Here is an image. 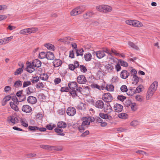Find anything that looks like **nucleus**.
I'll return each instance as SVG.
<instances>
[{
	"instance_id": "obj_13",
	"label": "nucleus",
	"mask_w": 160,
	"mask_h": 160,
	"mask_svg": "<svg viewBox=\"0 0 160 160\" xmlns=\"http://www.w3.org/2000/svg\"><path fill=\"white\" fill-rule=\"evenodd\" d=\"M95 106L98 108L102 109L104 107V103L102 100H98L96 102Z\"/></svg>"
},
{
	"instance_id": "obj_20",
	"label": "nucleus",
	"mask_w": 160,
	"mask_h": 160,
	"mask_svg": "<svg viewBox=\"0 0 160 160\" xmlns=\"http://www.w3.org/2000/svg\"><path fill=\"white\" fill-rule=\"evenodd\" d=\"M41 62L38 59H35L32 62V64L33 65L37 68L40 67L41 65Z\"/></svg>"
},
{
	"instance_id": "obj_44",
	"label": "nucleus",
	"mask_w": 160,
	"mask_h": 160,
	"mask_svg": "<svg viewBox=\"0 0 160 160\" xmlns=\"http://www.w3.org/2000/svg\"><path fill=\"white\" fill-rule=\"evenodd\" d=\"M104 5H102L97 6L96 7V9L98 11L100 12H103L104 9Z\"/></svg>"
},
{
	"instance_id": "obj_50",
	"label": "nucleus",
	"mask_w": 160,
	"mask_h": 160,
	"mask_svg": "<svg viewBox=\"0 0 160 160\" xmlns=\"http://www.w3.org/2000/svg\"><path fill=\"white\" fill-rule=\"evenodd\" d=\"M132 103V101L131 100H126L124 104L126 107H128L130 106Z\"/></svg>"
},
{
	"instance_id": "obj_35",
	"label": "nucleus",
	"mask_w": 160,
	"mask_h": 160,
	"mask_svg": "<svg viewBox=\"0 0 160 160\" xmlns=\"http://www.w3.org/2000/svg\"><path fill=\"white\" fill-rule=\"evenodd\" d=\"M84 51V50L82 48H81L80 49H77L76 51L77 56H78L79 55L82 56L83 55Z\"/></svg>"
},
{
	"instance_id": "obj_40",
	"label": "nucleus",
	"mask_w": 160,
	"mask_h": 160,
	"mask_svg": "<svg viewBox=\"0 0 160 160\" xmlns=\"http://www.w3.org/2000/svg\"><path fill=\"white\" fill-rule=\"evenodd\" d=\"M27 67H29V68H31L32 69V70H28H28L29 71L30 73H32L35 70L34 69L35 67L31 63H29V64L27 66Z\"/></svg>"
},
{
	"instance_id": "obj_32",
	"label": "nucleus",
	"mask_w": 160,
	"mask_h": 160,
	"mask_svg": "<svg viewBox=\"0 0 160 160\" xmlns=\"http://www.w3.org/2000/svg\"><path fill=\"white\" fill-rule=\"evenodd\" d=\"M104 9L103 12H110L112 10V8L108 5H104Z\"/></svg>"
},
{
	"instance_id": "obj_63",
	"label": "nucleus",
	"mask_w": 160,
	"mask_h": 160,
	"mask_svg": "<svg viewBox=\"0 0 160 160\" xmlns=\"http://www.w3.org/2000/svg\"><path fill=\"white\" fill-rule=\"evenodd\" d=\"M117 98L118 100L122 102L126 98L123 95H118L117 97Z\"/></svg>"
},
{
	"instance_id": "obj_37",
	"label": "nucleus",
	"mask_w": 160,
	"mask_h": 160,
	"mask_svg": "<svg viewBox=\"0 0 160 160\" xmlns=\"http://www.w3.org/2000/svg\"><path fill=\"white\" fill-rule=\"evenodd\" d=\"M48 78V75L45 73H43V74H41L40 76V78L43 80H47Z\"/></svg>"
},
{
	"instance_id": "obj_23",
	"label": "nucleus",
	"mask_w": 160,
	"mask_h": 160,
	"mask_svg": "<svg viewBox=\"0 0 160 160\" xmlns=\"http://www.w3.org/2000/svg\"><path fill=\"white\" fill-rule=\"evenodd\" d=\"M9 120L13 124L18 123L19 121L18 118L14 116H10L9 118Z\"/></svg>"
},
{
	"instance_id": "obj_24",
	"label": "nucleus",
	"mask_w": 160,
	"mask_h": 160,
	"mask_svg": "<svg viewBox=\"0 0 160 160\" xmlns=\"http://www.w3.org/2000/svg\"><path fill=\"white\" fill-rule=\"evenodd\" d=\"M34 92V89L33 87H29L26 90V92L27 95L31 94Z\"/></svg>"
},
{
	"instance_id": "obj_53",
	"label": "nucleus",
	"mask_w": 160,
	"mask_h": 160,
	"mask_svg": "<svg viewBox=\"0 0 160 160\" xmlns=\"http://www.w3.org/2000/svg\"><path fill=\"white\" fill-rule=\"evenodd\" d=\"M135 99L137 101H139V102H141L143 100L142 97L141 96L139 95H137L136 96Z\"/></svg>"
},
{
	"instance_id": "obj_47",
	"label": "nucleus",
	"mask_w": 160,
	"mask_h": 160,
	"mask_svg": "<svg viewBox=\"0 0 160 160\" xmlns=\"http://www.w3.org/2000/svg\"><path fill=\"white\" fill-rule=\"evenodd\" d=\"M128 45L131 46V47L132 48H133L135 49L136 50H138V47L137 46H136V45H135L132 42H129L128 43Z\"/></svg>"
},
{
	"instance_id": "obj_41",
	"label": "nucleus",
	"mask_w": 160,
	"mask_h": 160,
	"mask_svg": "<svg viewBox=\"0 0 160 160\" xmlns=\"http://www.w3.org/2000/svg\"><path fill=\"white\" fill-rule=\"evenodd\" d=\"M86 118H83V122L82 123V125L87 126V125H89L90 124V122H89L88 120L86 119Z\"/></svg>"
},
{
	"instance_id": "obj_57",
	"label": "nucleus",
	"mask_w": 160,
	"mask_h": 160,
	"mask_svg": "<svg viewBox=\"0 0 160 160\" xmlns=\"http://www.w3.org/2000/svg\"><path fill=\"white\" fill-rule=\"evenodd\" d=\"M119 62L120 63L122 66L124 67H127L128 66V63L124 61H122L121 60H119Z\"/></svg>"
},
{
	"instance_id": "obj_43",
	"label": "nucleus",
	"mask_w": 160,
	"mask_h": 160,
	"mask_svg": "<svg viewBox=\"0 0 160 160\" xmlns=\"http://www.w3.org/2000/svg\"><path fill=\"white\" fill-rule=\"evenodd\" d=\"M99 116L101 118L103 119H106L109 118V116L107 114L100 113L99 114Z\"/></svg>"
},
{
	"instance_id": "obj_58",
	"label": "nucleus",
	"mask_w": 160,
	"mask_h": 160,
	"mask_svg": "<svg viewBox=\"0 0 160 160\" xmlns=\"http://www.w3.org/2000/svg\"><path fill=\"white\" fill-rule=\"evenodd\" d=\"M31 84V82L30 81H24L23 83V87L25 88Z\"/></svg>"
},
{
	"instance_id": "obj_39",
	"label": "nucleus",
	"mask_w": 160,
	"mask_h": 160,
	"mask_svg": "<svg viewBox=\"0 0 160 160\" xmlns=\"http://www.w3.org/2000/svg\"><path fill=\"white\" fill-rule=\"evenodd\" d=\"M127 91V94L129 96L133 95L135 93V90L133 88L129 89Z\"/></svg>"
},
{
	"instance_id": "obj_15",
	"label": "nucleus",
	"mask_w": 160,
	"mask_h": 160,
	"mask_svg": "<svg viewBox=\"0 0 160 160\" xmlns=\"http://www.w3.org/2000/svg\"><path fill=\"white\" fill-rule=\"evenodd\" d=\"M46 58L48 60H53L55 58L53 52H46Z\"/></svg>"
},
{
	"instance_id": "obj_28",
	"label": "nucleus",
	"mask_w": 160,
	"mask_h": 160,
	"mask_svg": "<svg viewBox=\"0 0 160 160\" xmlns=\"http://www.w3.org/2000/svg\"><path fill=\"white\" fill-rule=\"evenodd\" d=\"M142 26V23L138 21L133 20L132 26L137 27H141Z\"/></svg>"
},
{
	"instance_id": "obj_42",
	"label": "nucleus",
	"mask_w": 160,
	"mask_h": 160,
	"mask_svg": "<svg viewBox=\"0 0 160 160\" xmlns=\"http://www.w3.org/2000/svg\"><path fill=\"white\" fill-rule=\"evenodd\" d=\"M11 98V97L10 95H8L6 96L3 99V101H4V103H2V105L3 106H4L6 104V102L8 101H9L10 98Z\"/></svg>"
},
{
	"instance_id": "obj_33",
	"label": "nucleus",
	"mask_w": 160,
	"mask_h": 160,
	"mask_svg": "<svg viewBox=\"0 0 160 160\" xmlns=\"http://www.w3.org/2000/svg\"><path fill=\"white\" fill-rule=\"evenodd\" d=\"M106 89L109 91H112L114 90V87L112 84H108L106 87Z\"/></svg>"
},
{
	"instance_id": "obj_9",
	"label": "nucleus",
	"mask_w": 160,
	"mask_h": 160,
	"mask_svg": "<svg viewBox=\"0 0 160 160\" xmlns=\"http://www.w3.org/2000/svg\"><path fill=\"white\" fill-rule=\"evenodd\" d=\"M22 110L23 112L26 113L31 112L32 110L31 107L28 105H23Z\"/></svg>"
},
{
	"instance_id": "obj_19",
	"label": "nucleus",
	"mask_w": 160,
	"mask_h": 160,
	"mask_svg": "<svg viewBox=\"0 0 160 160\" xmlns=\"http://www.w3.org/2000/svg\"><path fill=\"white\" fill-rule=\"evenodd\" d=\"M158 86V82L157 81H155L150 85L149 88L152 90V91H155L157 88Z\"/></svg>"
},
{
	"instance_id": "obj_4",
	"label": "nucleus",
	"mask_w": 160,
	"mask_h": 160,
	"mask_svg": "<svg viewBox=\"0 0 160 160\" xmlns=\"http://www.w3.org/2000/svg\"><path fill=\"white\" fill-rule=\"evenodd\" d=\"M102 99L106 102H110L112 100V97L110 93H105L103 95Z\"/></svg>"
},
{
	"instance_id": "obj_25",
	"label": "nucleus",
	"mask_w": 160,
	"mask_h": 160,
	"mask_svg": "<svg viewBox=\"0 0 160 160\" xmlns=\"http://www.w3.org/2000/svg\"><path fill=\"white\" fill-rule=\"evenodd\" d=\"M84 57L86 61L88 62L90 61L91 60L92 55L90 53L88 52L84 54Z\"/></svg>"
},
{
	"instance_id": "obj_49",
	"label": "nucleus",
	"mask_w": 160,
	"mask_h": 160,
	"mask_svg": "<svg viewBox=\"0 0 160 160\" xmlns=\"http://www.w3.org/2000/svg\"><path fill=\"white\" fill-rule=\"evenodd\" d=\"M133 81L132 82V83L136 85L139 81V78L136 76L133 77Z\"/></svg>"
},
{
	"instance_id": "obj_26",
	"label": "nucleus",
	"mask_w": 160,
	"mask_h": 160,
	"mask_svg": "<svg viewBox=\"0 0 160 160\" xmlns=\"http://www.w3.org/2000/svg\"><path fill=\"white\" fill-rule=\"evenodd\" d=\"M67 126L66 123L62 121L59 122L57 123L58 128H65Z\"/></svg>"
},
{
	"instance_id": "obj_45",
	"label": "nucleus",
	"mask_w": 160,
	"mask_h": 160,
	"mask_svg": "<svg viewBox=\"0 0 160 160\" xmlns=\"http://www.w3.org/2000/svg\"><path fill=\"white\" fill-rule=\"evenodd\" d=\"M28 129L31 131H34L38 130V127L34 126H29L28 127Z\"/></svg>"
},
{
	"instance_id": "obj_46",
	"label": "nucleus",
	"mask_w": 160,
	"mask_h": 160,
	"mask_svg": "<svg viewBox=\"0 0 160 160\" xmlns=\"http://www.w3.org/2000/svg\"><path fill=\"white\" fill-rule=\"evenodd\" d=\"M46 53L44 52H42L39 54V57L40 58L43 59L46 58Z\"/></svg>"
},
{
	"instance_id": "obj_59",
	"label": "nucleus",
	"mask_w": 160,
	"mask_h": 160,
	"mask_svg": "<svg viewBox=\"0 0 160 160\" xmlns=\"http://www.w3.org/2000/svg\"><path fill=\"white\" fill-rule=\"evenodd\" d=\"M22 91H19L17 92L16 93V95L18 97V98H23V97H25V96L22 95Z\"/></svg>"
},
{
	"instance_id": "obj_21",
	"label": "nucleus",
	"mask_w": 160,
	"mask_h": 160,
	"mask_svg": "<svg viewBox=\"0 0 160 160\" xmlns=\"http://www.w3.org/2000/svg\"><path fill=\"white\" fill-rule=\"evenodd\" d=\"M16 103H14L12 102H10V105L11 108L14 110L16 111H19V108Z\"/></svg>"
},
{
	"instance_id": "obj_64",
	"label": "nucleus",
	"mask_w": 160,
	"mask_h": 160,
	"mask_svg": "<svg viewBox=\"0 0 160 160\" xmlns=\"http://www.w3.org/2000/svg\"><path fill=\"white\" fill-rule=\"evenodd\" d=\"M39 78L38 76L33 77V79L31 80L32 83H35L38 82L39 80Z\"/></svg>"
},
{
	"instance_id": "obj_36",
	"label": "nucleus",
	"mask_w": 160,
	"mask_h": 160,
	"mask_svg": "<svg viewBox=\"0 0 160 160\" xmlns=\"http://www.w3.org/2000/svg\"><path fill=\"white\" fill-rule=\"evenodd\" d=\"M85 105L82 103H81L78 105L77 107V108L78 110H82L85 108Z\"/></svg>"
},
{
	"instance_id": "obj_52",
	"label": "nucleus",
	"mask_w": 160,
	"mask_h": 160,
	"mask_svg": "<svg viewBox=\"0 0 160 160\" xmlns=\"http://www.w3.org/2000/svg\"><path fill=\"white\" fill-rule=\"evenodd\" d=\"M143 88V86L142 85H139L136 88L135 92L136 93H139L142 91V90Z\"/></svg>"
},
{
	"instance_id": "obj_10",
	"label": "nucleus",
	"mask_w": 160,
	"mask_h": 160,
	"mask_svg": "<svg viewBox=\"0 0 160 160\" xmlns=\"http://www.w3.org/2000/svg\"><path fill=\"white\" fill-rule=\"evenodd\" d=\"M25 99V97H23L22 99H21L20 98H17L16 96H13L12 98V100L14 102V103H16L17 104H19V102L24 101Z\"/></svg>"
},
{
	"instance_id": "obj_14",
	"label": "nucleus",
	"mask_w": 160,
	"mask_h": 160,
	"mask_svg": "<svg viewBox=\"0 0 160 160\" xmlns=\"http://www.w3.org/2000/svg\"><path fill=\"white\" fill-rule=\"evenodd\" d=\"M129 73L126 70H122L121 72L120 77L123 79H126L129 76Z\"/></svg>"
},
{
	"instance_id": "obj_22",
	"label": "nucleus",
	"mask_w": 160,
	"mask_h": 160,
	"mask_svg": "<svg viewBox=\"0 0 160 160\" xmlns=\"http://www.w3.org/2000/svg\"><path fill=\"white\" fill-rule=\"evenodd\" d=\"M53 64L55 67H57L62 64V62L60 59H55L53 61Z\"/></svg>"
},
{
	"instance_id": "obj_2",
	"label": "nucleus",
	"mask_w": 160,
	"mask_h": 160,
	"mask_svg": "<svg viewBox=\"0 0 160 160\" xmlns=\"http://www.w3.org/2000/svg\"><path fill=\"white\" fill-rule=\"evenodd\" d=\"M38 28H30L22 29L20 31V33L22 34H29L37 32Z\"/></svg>"
},
{
	"instance_id": "obj_1",
	"label": "nucleus",
	"mask_w": 160,
	"mask_h": 160,
	"mask_svg": "<svg viewBox=\"0 0 160 160\" xmlns=\"http://www.w3.org/2000/svg\"><path fill=\"white\" fill-rule=\"evenodd\" d=\"M77 86V84L76 82H72L68 84L69 88L71 89L70 93L72 96H78V93L75 90V88Z\"/></svg>"
},
{
	"instance_id": "obj_5",
	"label": "nucleus",
	"mask_w": 160,
	"mask_h": 160,
	"mask_svg": "<svg viewBox=\"0 0 160 160\" xmlns=\"http://www.w3.org/2000/svg\"><path fill=\"white\" fill-rule=\"evenodd\" d=\"M76 112V110L74 107H70L67 108L66 112L68 115L72 116L75 114Z\"/></svg>"
},
{
	"instance_id": "obj_30",
	"label": "nucleus",
	"mask_w": 160,
	"mask_h": 160,
	"mask_svg": "<svg viewBox=\"0 0 160 160\" xmlns=\"http://www.w3.org/2000/svg\"><path fill=\"white\" fill-rule=\"evenodd\" d=\"M128 115L126 113H120L118 115V117L119 118L123 119H126L128 118Z\"/></svg>"
},
{
	"instance_id": "obj_27",
	"label": "nucleus",
	"mask_w": 160,
	"mask_h": 160,
	"mask_svg": "<svg viewBox=\"0 0 160 160\" xmlns=\"http://www.w3.org/2000/svg\"><path fill=\"white\" fill-rule=\"evenodd\" d=\"M44 46L49 50L54 51L55 49L54 46L50 43H48L45 44Z\"/></svg>"
},
{
	"instance_id": "obj_62",
	"label": "nucleus",
	"mask_w": 160,
	"mask_h": 160,
	"mask_svg": "<svg viewBox=\"0 0 160 160\" xmlns=\"http://www.w3.org/2000/svg\"><path fill=\"white\" fill-rule=\"evenodd\" d=\"M75 90L77 92L78 95V93H81L82 91V88L80 87H78V86H77L75 88Z\"/></svg>"
},
{
	"instance_id": "obj_17",
	"label": "nucleus",
	"mask_w": 160,
	"mask_h": 160,
	"mask_svg": "<svg viewBox=\"0 0 160 160\" xmlns=\"http://www.w3.org/2000/svg\"><path fill=\"white\" fill-rule=\"evenodd\" d=\"M155 92V91H152V90L149 88L147 92L146 97V99L147 100H148L149 98H151L153 96Z\"/></svg>"
},
{
	"instance_id": "obj_16",
	"label": "nucleus",
	"mask_w": 160,
	"mask_h": 160,
	"mask_svg": "<svg viewBox=\"0 0 160 160\" xmlns=\"http://www.w3.org/2000/svg\"><path fill=\"white\" fill-rule=\"evenodd\" d=\"M105 105L106 106H105L104 108V111L107 113L111 112L112 111V109L110 104L108 103Z\"/></svg>"
},
{
	"instance_id": "obj_51",
	"label": "nucleus",
	"mask_w": 160,
	"mask_h": 160,
	"mask_svg": "<svg viewBox=\"0 0 160 160\" xmlns=\"http://www.w3.org/2000/svg\"><path fill=\"white\" fill-rule=\"evenodd\" d=\"M23 69L22 68H19L16 70V71L14 72V75H17L18 74H21L23 72Z\"/></svg>"
},
{
	"instance_id": "obj_61",
	"label": "nucleus",
	"mask_w": 160,
	"mask_h": 160,
	"mask_svg": "<svg viewBox=\"0 0 160 160\" xmlns=\"http://www.w3.org/2000/svg\"><path fill=\"white\" fill-rule=\"evenodd\" d=\"M106 68L108 70H111L113 68L112 65L110 64H108L105 66Z\"/></svg>"
},
{
	"instance_id": "obj_55",
	"label": "nucleus",
	"mask_w": 160,
	"mask_h": 160,
	"mask_svg": "<svg viewBox=\"0 0 160 160\" xmlns=\"http://www.w3.org/2000/svg\"><path fill=\"white\" fill-rule=\"evenodd\" d=\"M40 147L44 149H48L51 148L52 147L48 145H40Z\"/></svg>"
},
{
	"instance_id": "obj_56",
	"label": "nucleus",
	"mask_w": 160,
	"mask_h": 160,
	"mask_svg": "<svg viewBox=\"0 0 160 160\" xmlns=\"http://www.w3.org/2000/svg\"><path fill=\"white\" fill-rule=\"evenodd\" d=\"M55 126V125L54 124H53L52 125H51L50 124H48L46 126V128L48 129L49 130H52Z\"/></svg>"
},
{
	"instance_id": "obj_29",
	"label": "nucleus",
	"mask_w": 160,
	"mask_h": 160,
	"mask_svg": "<svg viewBox=\"0 0 160 160\" xmlns=\"http://www.w3.org/2000/svg\"><path fill=\"white\" fill-rule=\"evenodd\" d=\"M94 14L92 11L88 12L83 15V17L84 18L87 19L89 17H92Z\"/></svg>"
},
{
	"instance_id": "obj_54",
	"label": "nucleus",
	"mask_w": 160,
	"mask_h": 160,
	"mask_svg": "<svg viewBox=\"0 0 160 160\" xmlns=\"http://www.w3.org/2000/svg\"><path fill=\"white\" fill-rule=\"evenodd\" d=\"M121 91L122 92H125L128 91V90L127 89V87L125 85H122L120 88Z\"/></svg>"
},
{
	"instance_id": "obj_31",
	"label": "nucleus",
	"mask_w": 160,
	"mask_h": 160,
	"mask_svg": "<svg viewBox=\"0 0 160 160\" xmlns=\"http://www.w3.org/2000/svg\"><path fill=\"white\" fill-rule=\"evenodd\" d=\"M90 86L92 88H97L99 90H103V87H101L99 85L95 83L92 84Z\"/></svg>"
},
{
	"instance_id": "obj_34",
	"label": "nucleus",
	"mask_w": 160,
	"mask_h": 160,
	"mask_svg": "<svg viewBox=\"0 0 160 160\" xmlns=\"http://www.w3.org/2000/svg\"><path fill=\"white\" fill-rule=\"evenodd\" d=\"M22 83L21 81L18 80L16 81L14 83L13 86L15 88H19L21 86Z\"/></svg>"
},
{
	"instance_id": "obj_6",
	"label": "nucleus",
	"mask_w": 160,
	"mask_h": 160,
	"mask_svg": "<svg viewBox=\"0 0 160 160\" xmlns=\"http://www.w3.org/2000/svg\"><path fill=\"white\" fill-rule=\"evenodd\" d=\"M77 81L80 84H83L87 81V79L84 76L79 75L77 78Z\"/></svg>"
},
{
	"instance_id": "obj_7",
	"label": "nucleus",
	"mask_w": 160,
	"mask_h": 160,
	"mask_svg": "<svg viewBox=\"0 0 160 160\" xmlns=\"http://www.w3.org/2000/svg\"><path fill=\"white\" fill-rule=\"evenodd\" d=\"M123 108V106L118 103H116L114 105L113 109L115 112H121Z\"/></svg>"
},
{
	"instance_id": "obj_8",
	"label": "nucleus",
	"mask_w": 160,
	"mask_h": 160,
	"mask_svg": "<svg viewBox=\"0 0 160 160\" xmlns=\"http://www.w3.org/2000/svg\"><path fill=\"white\" fill-rule=\"evenodd\" d=\"M93 55H96L97 57L99 58H102L105 56V54L103 51H99L97 52H94L92 53Z\"/></svg>"
},
{
	"instance_id": "obj_38",
	"label": "nucleus",
	"mask_w": 160,
	"mask_h": 160,
	"mask_svg": "<svg viewBox=\"0 0 160 160\" xmlns=\"http://www.w3.org/2000/svg\"><path fill=\"white\" fill-rule=\"evenodd\" d=\"M87 127V126L83 125L82 124L81 125L78 127V129L80 132H82Z\"/></svg>"
},
{
	"instance_id": "obj_3",
	"label": "nucleus",
	"mask_w": 160,
	"mask_h": 160,
	"mask_svg": "<svg viewBox=\"0 0 160 160\" xmlns=\"http://www.w3.org/2000/svg\"><path fill=\"white\" fill-rule=\"evenodd\" d=\"M82 7L78 6L74 9L71 12V15L72 16H74L81 13L83 12Z\"/></svg>"
},
{
	"instance_id": "obj_18",
	"label": "nucleus",
	"mask_w": 160,
	"mask_h": 160,
	"mask_svg": "<svg viewBox=\"0 0 160 160\" xmlns=\"http://www.w3.org/2000/svg\"><path fill=\"white\" fill-rule=\"evenodd\" d=\"M55 132L57 133V134L59 135L63 136L65 135V132L63 131L62 128H56L54 129Z\"/></svg>"
},
{
	"instance_id": "obj_60",
	"label": "nucleus",
	"mask_w": 160,
	"mask_h": 160,
	"mask_svg": "<svg viewBox=\"0 0 160 160\" xmlns=\"http://www.w3.org/2000/svg\"><path fill=\"white\" fill-rule=\"evenodd\" d=\"M139 124L137 120H134L132 121L130 123L131 126L135 127Z\"/></svg>"
},
{
	"instance_id": "obj_48",
	"label": "nucleus",
	"mask_w": 160,
	"mask_h": 160,
	"mask_svg": "<svg viewBox=\"0 0 160 160\" xmlns=\"http://www.w3.org/2000/svg\"><path fill=\"white\" fill-rule=\"evenodd\" d=\"M130 107L132 111H135L137 109L136 104L135 102L132 103L130 105Z\"/></svg>"
},
{
	"instance_id": "obj_11",
	"label": "nucleus",
	"mask_w": 160,
	"mask_h": 160,
	"mask_svg": "<svg viewBox=\"0 0 160 160\" xmlns=\"http://www.w3.org/2000/svg\"><path fill=\"white\" fill-rule=\"evenodd\" d=\"M13 38L12 36L5 38L0 39V45L5 44L8 42V41Z\"/></svg>"
},
{
	"instance_id": "obj_12",
	"label": "nucleus",
	"mask_w": 160,
	"mask_h": 160,
	"mask_svg": "<svg viewBox=\"0 0 160 160\" xmlns=\"http://www.w3.org/2000/svg\"><path fill=\"white\" fill-rule=\"evenodd\" d=\"M27 101L28 103L33 104L36 103L37 100L36 97L32 96H29L28 98Z\"/></svg>"
}]
</instances>
